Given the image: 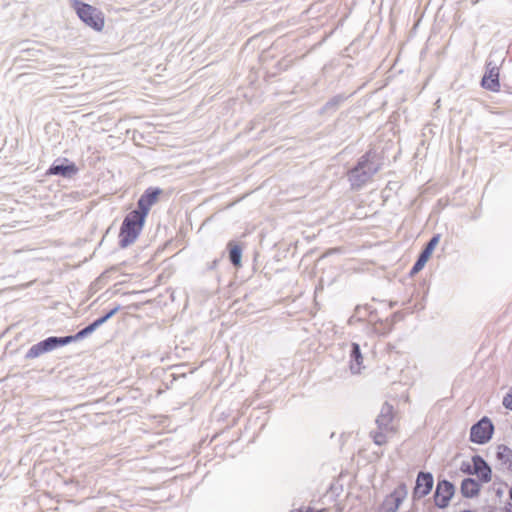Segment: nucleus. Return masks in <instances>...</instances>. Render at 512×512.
<instances>
[{
    "instance_id": "obj_1",
    "label": "nucleus",
    "mask_w": 512,
    "mask_h": 512,
    "mask_svg": "<svg viewBox=\"0 0 512 512\" xmlns=\"http://www.w3.org/2000/svg\"><path fill=\"white\" fill-rule=\"evenodd\" d=\"M382 161L374 149H369L348 171V180L353 190L361 189L373 176L381 170Z\"/></svg>"
},
{
    "instance_id": "obj_2",
    "label": "nucleus",
    "mask_w": 512,
    "mask_h": 512,
    "mask_svg": "<svg viewBox=\"0 0 512 512\" xmlns=\"http://www.w3.org/2000/svg\"><path fill=\"white\" fill-rule=\"evenodd\" d=\"M145 220V217L134 211L125 216L119 231V246L121 248H127L136 241L144 227Z\"/></svg>"
},
{
    "instance_id": "obj_3",
    "label": "nucleus",
    "mask_w": 512,
    "mask_h": 512,
    "mask_svg": "<svg viewBox=\"0 0 512 512\" xmlns=\"http://www.w3.org/2000/svg\"><path fill=\"white\" fill-rule=\"evenodd\" d=\"M78 17L95 31H101L104 27V17L97 8L75 0L73 5Z\"/></svg>"
},
{
    "instance_id": "obj_4",
    "label": "nucleus",
    "mask_w": 512,
    "mask_h": 512,
    "mask_svg": "<svg viewBox=\"0 0 512 512\" xmlns=\"http://www.w3.org/2000/svg\"><path fill=\"white\" fill-rule=\"evenodd\" d=\"M497 53H491L488 60L486 61L485 73L481 80V86L492 92L501 91V83L499 79V69L504 59L494 60Z\"/></svg>"
},
{
    "instance_id": "obj_5",
    "label": "nucleus",
    "mask_w": 512,
    "mask_h": 512,
    "mask_svg": "<svg viewBox=\"0 0 512 512\" xmlns=\"http://www.w3.org/2000/svg\"><path fill=\"white\" fill-rule=\"evenodd\" d=\"M494 433V425L487 416L482 417L470 428L469 440L478 445L488 443Z\"/></svg>"
},
{
    "instance_id": "obj_6",
    "label": "nucleus",
    "mask_w": 512,
    "mask_h": 512,
    "mask_svg": "<svg viewBox=\"0 0 512 512\" xmlns=\"http://www.w3.org/2000/svg\"><path fill=\"white\" fill-rule=\"evenodd\" d=\"M68 345L67 340L64 337L50 336L34 345H32L27 351L25 358L34 359L44 353L51 352L56 348Z\"/></svg>"
},
{
    "instance_id": "obj_7",
    "label": "nucleus",
    "mask_w": 512,
    "mask_h": 512,
    "mask_svg": "<svg viewBox=\"0 0 512 512\" xmlns=\"http://www.w3.org/2000/svg\"><path fill=\"white\" fill-rule=\"evenodd\" d=\"M455 485L446 479L438 480L436 489L433 495L435 505L440 509L448 507L450 500L455 494Z\"/></svg>"
},
{
    "instance_id": "obj_8",
    "label": "nucleus",
    "mask_w": 512,
    "mask_h": 512,
    "mask_svg": "<svg viewBox=\"0 0 512 512\" xmlns=\"http://www.w3.org/2000/svg\"><path fill=\"white\" fill-rule=\"evenodd\" d=\"M407 495L408 489L406 484L400 483L392 493L385 497L379 512H397Z\"/></svg>"
},
{
    "instance_id": "obj_9",
    "label": "nucleus",
    "mask_w": 512,
    "mask_h": 512,
    "mask_svg": "<svg viewBox=\"0 0 512 512\" xmlns=\"http://www.w3.org/2000/svg\"><path fill=\"white\" fill-rule=\"evenodd\" d=\"M434 485V478L432 473L420 471L417 474L415 486L412 491L413 501H418L428 494H430Z\"/></svg>"
},
{
    "instance_id": "obj_10",
    "label": "nucleus",
    "mask_w": 512,
    "mask_h": 512,
    "mask_svg": "<svg viewBox=\"0 0 512 512\" xmlns=\"http://www.w3.org/2000/svg\"><path fill=\"white\" fill-rule=\"evenodd\" d=\"M440 241V234L433 235L430 240L426 243L422 251L419 253L418 258L416 259L415 263L413 264L410 275L414 276L417 273H419L431 257L435 247Z\"/></svg>"
},
{
    "instance_id": "obj_11",
    "label": "nucleus",
    "mask_w": 512,
    "mask_h": 512,
    "mask_svg": "<svg viewBox=\"0 0 512 512\" xmlns=\"http://www.w3.org/2000/svg\"><path fill=\"white\" fill-rule=\"evenodd\" d=\"M161 193L162 190L160 188L150 187L146 189L137 201V209L133 211L146 218L152 205L156 203Z\"/></svg>"
},
{
    "instance_id": "obj_12",
    "label": "nucleus",
    "mask_w": 512,
    "mask_h": 512,
    "mask_svg": "<svg viewBox=\"0 0 512 512\" xmlns=\"http://www.w3.org/2000/svg\"><path fill=\"white\" fill-rule=\"evenodd\" d=\"M78 171L75 163L70 162L68 159H57L53 162L47 171L48 175H57L62 177H71Z\"/></svg>"
},
{
    "instance_id": "obj_13",
    "label": "nucleus",
    "mask_w": 512,
    "mask_h": 512,
    "mask_svg": "<svg viewBox=\"0 0 512 512\" xmlns=\"http://www.w3.org/2000/svg\"><path fill=\"white\" fill-rule=\"evenodd\" d=\"M473 472L481 483H488L492 479V469L490 465L480 455L472 456Z\"/></svg>"
},
{
    "instance_id": "obj_14",
    "label": "nucleus",
    "mask_w": 512,
    "mask_h": 512,
    "mask_svg": "<svg viewBox=\"0 0 512 512\" xmlns=\"http://www.w3.org/2000/svg\"><path fill=\"white\" fill-rule=\"evenodd\" d=\"M394 418V409L391 404L385 402L380 410L379 415L376 418V424L380 430L389 431L392 430L391 423Z\"/></svg>"
},
{
    "instance_id": "obj_15",
    "label": "nucleus",
    "mask_w": 512,
    "mask_h": 512,
    "mask_svg": "<svg viewBox=\"0 0 512 512\" xmlns=\"http://www.w3.org/2000/svg\"><path fill=\"white\" fill-rule=\"evenodd\" d=\"M354 92L350 94L340 93L330 98L319 110L320 115H332L334 114L342 104L350 98Z\"/></svg>"
},
{
    "instance_id": "obj_16",
    "label": "nucleus",
    "mask_w": 512,
    "mask_h": 512,
    "mask_svg": "<svg viewBox=\"0 0 512 512\" xmlns=\"http://www.w3.org/2000/svg\"><path fill=\"white\" fill-rule=\"evenodd\" d=\"M481 484L474 478H464L461 482L460 492L464 498H474L479 495Z\"/></svg>"
},
{
    "instance_id": "obj_17",
    "label": "nucleus",
    "mask_w": 512,
    "mask_h": 512,
    "mask_svg": "<svg viewBox=\"0 0 512 512\" xmlns=\"http://www.w3.org/2000/svg\"><path fill=\"white\" fill-rule=\"evenodd\" d=\"M362 361L363 356L359 344L352 343L350 349V370L353 374L360 373Z\"/></svg>"
},
{
    "instance_id": "obj_18",
    "label": "nucleus",
    "mask_w": 512,
    "mask_h": 512,
    "mask_svg": "<svg viewBox=\"0 0 512 512\" xmlns=\"http://www.w3.org/2000/svg\"><path fill=\"white\" fill-rule=\"evenodd\" d=\"M496 458L502 465H505L508 470H512V450L508 446L504 444L498 445Z\"/></svg>"
},
{
    "instance_id": "obj_19",
    "label": "nucleus",
    "mask_w": 512,
    "mask_h": 512,
    "mask_svg": "<svg viewBox=\"0 0 512 512\" xmlns=\"http://www.w3.org/2000/svg\"><path fill=\"white\" fill-rule=\"evenodd\" d=\"M229 261L234 266L241 265L242 248L240 245L229 243Z\"/></svg>"
},
{
    "instance_id": "obj_20",
    "label": "nucleus",
    "mask_w": 512,
    "mask_h": 512,
    "mask_svg": "<svg viewBox=\"0 0 512 512\" xmlns=\"http://www.w3.org/2000/svg\"><path fill=\"white\" fill-rule=\"evenodd\" d=\"M93 332H94V330H93L92 326L89 324L86 327H84L83 329L79 330L75 335H68V336H65V338L67 340V343L70 344L72 342L84 339L85 337L92 334Z\"/></svg>"
},
{
    "instance_id": "obj_21",
    "label": "nucleus",
    "mask_w": 512,
    "mask_h": 512,
    "mask_svg": "<svg viewBox=\"0 0 512 512\" xmlns=\"http://www.w3.org/2000/svg\"><path fill=\"white\" fill-rule=\"evenodd\" d=\"M361 310H365L367 313L369 314H372L374 311L372 310V307L368 304L364 305V306H356L355 310H354V314L350 317L349 319V323L352 324L354 321H363L364 320V316H359L358 317V314H360V311Z\"/></svg>"
},
{
    "instance_id": "obj_22",
    "label": "nucleus",
    "mask_w": 512,
    "mask_h": 512,
    "mask_svg": "<svg viewBox=\"0 0 512 512\" xmlns=\"http://www.w3.org/2000/svg\"><path fill=\"white\" fill-rule=\"evenodd\" d=\"M371 436L374 440V443L381 446L387 442V438L383 432H371Z\"/></svg>"
},
{
    "instance_id": "obj_23",
    "label": "nucleus",
    "mask_w": 512,
    "mask_h": 512,
    "mask_svg": "<svg viewBox=\"0 0 512 512\" xmlns=\"http://www.w3.org/2000/svg\"><path fill=\"white\" fill-rule=\"evenodd\" d=\"M121 309L120 305L115 306L113 309L109 310L106 314L99 317L102 320V323H106L109 319H111L119 310Z\"/></svg>"
},
{
    "instance_id": "obj_24",
    "label": "nucleus",
    "mask_w": 512,
    "mask_h": 512,
    "mask_svg": "<svg viewBox=\"0 0 512 512\" xmlns=\"http://www.w3.org/2000/svg\"><path fill=\"white\" fill-rule=\"evenodd\" d=\"M502 405L506 409L512 411V388H510L506 395L503 397Z\"/></svg>"
},
{
    "instance_id": "obj_25",
    "label": "nucleus",
    "mask_w": 512,
    "mask_h": 512,
    "mask_svg": "<svg viewBox=\"0 0 512 512\" xmlns=\"http://www.w3.org/2000/svg\"><path fill=\"white\" fill-rule=\"evenodd\" d=\"M460 471L467 475H474L473 462L472 463L465 462V461L462 462V464L460 466Z\"/></svg>"
},
{
    "instance_id": "obj_26",
    "label": "nucleus",
    "mask_w": 512,
    "mask_h": 512,
    "mask_svg": "<svg viewBox=\"0 0 512 512\" xmlns=\"http://www.w3.org/2000/svg\"><path fill=\"white\" fill-rule=\"evenodd\" d=\"M500 92H505L507 94H512V86L508 85L507 83H502L501 84V91Z\"/></svg>"
},
{
    "instance_id": "obj_27",
    "label": "nucleus",
    "mask_w": 512,
    "mask_h": 512,
    "mask_svg": "<svg viewBox=\"0 0 512 512\" xmlns=\"http://www.w3.org/2000/svg\"><path fill=\"white\" fill-rule=\"evenodd\" d=\"M90 325L92 326L93 330L95 331L97 328H99L101 325H103L102 323V320H100L99 318L94 320L92 323H90Z\"/></svg>"
},
{
    "instance_id": "obj_28",
    "label": "nucleus",
    "mask_w": 512,
    "mask_h": 512,
    "mask_svg": "<svg viewBox=\"0 0 512 512\" xmlns=\"http://www.w3.org/2000/svg\"><path fill=\"white\" fill-rule=\"evenodd\" d=\"M503 512H512V504L509 503L507 506H505Z\"/></svg>"
},
{
    "instance_id": "obj_29",
    "label": "nucleus",
    "mask_w": 512,
    "mask_h": 512,
    "mask_svg": "<svg viewBox=\"0 0 512 512\" xmlns=\"http://www.w3.org/2000/svg\"><path fill=\"white\" fill-rule=\"evenodd\" d=\"M509 499L512 501V487L509 489Z\"/></svg>"
},
{
    "instance_id": "obj_30",
    "label": "nucleus",
    "mask_w": 512,
    "mask_h": 512,
    "mask_svg": "<svg viewBox=\"0 0 512 512\" xmlns=\"http://www.w3.org/2000/svg\"><path fill=\"white\" fill-rule=\"evenodd\" d=\"M502 494V490L501 489H498L497 490V495L500 496Z\"/></svg>"
},
{
    "instance_id": "obj_31",
    "label": "nucleus",
    "mask_w": 512,
    "mask_h": 512,
    "mask_svg": "<svg viewBox=\"0 0 512 512\" xmlns=\"http://www.w3.org/2000/svg\"><path fill=\"white\" fill-rule=\"evenodd\" d=\"M359 316H364L362 310L360 311V314H358V317Z\"/></svg>"
}]
</instances>
